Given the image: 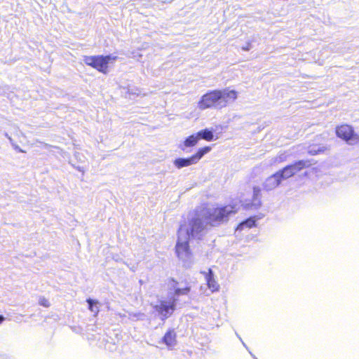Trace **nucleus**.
<instances>
[{"label":"nucleus","mask_w":359,"mask_h":359,"mask_svg":"<svg viewBox=\"0 0 359 359\" xmlns=\"http://www.w3.org/2000/svg\"><path fill=\"white\" fill-rule=\"evenodd\" d=\"M238 97V92L235 90L224 88L223 90H212L208 91L200 98L198 106L201 110L210 108L226 107L230 102H234Z\"/></svg>","instance_id":"nucleus-1"},{"label":"nucleus","mask_w":359,"mask_h":359,"mask_svg":"<svg viewBox=\"0 0 359 359\" xmlns=\"http://www.w3.org/2000/svg\"><path fill=\"white\" fill-rule=\"evenodd\" d=\"M312 165L309 160H299L292 164L287 165L268 177L265 182L264 187L267 190L273 189L278 187L283 180L288 179L304 168Z\"/></svg>","instance_id":"nucleus-2"},{"label":"nucleus","mask_w":359,"mask_h":359,"mask_svg":"<svg viewBox=\"0 0 359 359\" xmlns=\"http://www.w3.org/2000/svg\"><path fill=\"white\" fill-rule=\"evenodd\" d=\"M237 212L235 205H225L209 210L205 215L207 224L217 226L229 221V217Z\"/></svg>","instance_id":"nucleus-3"},{"label":"nucleus","mask_w":359,"mask_h":359,"mask_svg":"<svg viewBox=\"0 0 359 359\" xmlns=\"http://www.w3.org/2000/svg\"><path fill=\"white\" fill-rule=\"evenodd\" d=\"M117 60L116 56H113L111 55H91V56H84L83 61L85 64L88 66L91 67L92 68L96 69L99 72H101L104 74L108 73L109 71V63L110 61H115Z\"/></svg>","instance_id":"nucleus-4"},{"label":"nucleus","mask_w":359,"mask_h":359,"mask_svg":"<svg viewBox=\"0 0 359 359\" xmlns=\"http://www.w3.org/2000/svg\"><path fill=\"white\" fill-rule=\"evenodd\" d=\"M336 135L349 144L359 142V135L355 133L353 128L348 124L343 123L335 128Z\"/></svg>","instance_id":"nucleus-5"},{"label":"nucleus","mask_w":359,"mask_h":359,"mask_svg":"<svg viewBox=\"0 0 359 359\" xmlns=\"http://www.w3.org/2000/svg\"><path fill=\"white\" fill-rule=\"evenodd\" d=\"M177 299L175 297L159 301L154 309L163 320L170 317L176 309Z\"/></svg>","instance_id":"nucleus-6"},{"label":"nucleus","mask_w":359,"mask_h":359,"mask_svg":"<svg viewBox=\"0 0 359 359\" xmlns=\"http://www.w3.org/2000/svg\"><path fill=\"white\" fill-rule=\"evenodd\" d=\"M205 275L206 284L208 287L212 292H216L219 290V284L214 277V273L211 269H209L207 272H203Z\"/></svg>","instance_id":"nucleus-7"},{"label":"nucleus","mask_w":359,"mask_h":359,"mask_svg":"<svg viewBox=\"0 0 359 359\" xmlns=\"http://www.w3.org/2000/svg\"><path fill=\"white\" fill-rule=\"evenodd\" d=\"M162 341L168 349H173L177 344V334L173 329H169L162 338Z\"/></svg>","instance_id":"nucleus-8"},{"label":"nucleus","mask_w":359,"mask_h":359,"mask_svg":"<svg viewBox=\"0 0 359 359\" xmlns=\"http://www.w3.org/2000/svg\"><path fill=\"white\" fill-rule=\"evenodd\" d=\"M175 252L178 257L182 258L184 255H191L189 241H177L175 246Z\"/></svg>","instance_id":"nucleus-9"},{"label":"nucleus","mask_w":359,"mask_h":359,"mask_svg":"<svg viewBox=\"0 0 359 359\" xmlns=\"http://www.w3.org/2000/svg\"><path fill=\"white\" fill-rule=\"evenodd\" d=\"M169 281L174 288L175 296L187 295L191 291V287L188 284H187V285L182 288H179L176 287L178 285V282L176 280L171 278Z\"/></svg>","instance_id":"nucleus-10"},{"label":"nucleus","mask_w":359,"mask_h":359,"mask_svg":"<svg viewBox=\"0 0 359 359\" xmlns=\"http://www.w3.org/2000/svg\"><path fill=\"white\" fill-rule=\"evenodd\" d=\"M195 163H196V162L192 156L187 158H177L174 161V164L177 168L189 166Z\"/></svg>","instance_id":"nucleus-11"},{"label":"nucleus","mask_w":359,"mask_h":359,"mask_svg":"<svg viewBox=\"0 0 359 359\" xmlns=\"http://www.w3.org/2000/svg\"><path fill=\"white\" fill-rule=\"evenodd\" d=\"M256 226V219L255 217H250L246 219L245 221L239 223L236 226V230L242 231L245 228L251 229Z\"/></svg>","instance_id":"nucleus-12"},{"label":"nucleus","mask_w":359,"mask_h":359,"mask_svg":"<svg viewBox=\"0 0 359 359\" xmlns=\"http://www.w3.org/2000/svg\"><path fill=\"white\" fill-rule=\"evenodd\" d=\"M191 234L193 235L195 232L198 233L203 230L202 221L200 218H194L191 220Z\"/></svg>","instance_id":"nucleus-13"},{"label":"nucleus","mask_w":359,"mask_h":359,"mask_svg":"<svg viewBox=\"0 0 359 359\" xmlns=\"http://www.w3.org/2000/svg\"><path fill=\"white\" fill-rule=\"evenodd\" d=\"M200 140V137L196 134H194L191 135H189L188 137L185 139L184 141V144L187 147H191L195 146L198 140Z\"/></svg>","instance_id":"nucleus-14"},{"label":"nucleus","mask_w":359,"mask_h":359,"mask_svg":"<svg viewBox=\"0 0 359 359\" xmlns=\"http://www.w3.org/2000/svg\"><path fill=\"white\" fill-rule=\"evenodd\" d=\"M197 135L200 137V139H203L206 141H212L214 135L211 130L208 129L201 130L197 133Z\"/></svg>","instance_id":"nucleus-15"},{"label":"nucleus","mask_w":359,"mask_h":359,"mask_svg":"<svg viewBox=\"0 0 359 359\" xmlns=\"http://www.w3.org/2000/svg\"><path fill=\"white\" fill-rule=\"evenodd\" d=\"M211 150V147L206 146L200 148L196 153L192 155L196 162L197 163L205 154L208 153Z\"/></svg>","instance_id":"nucleus-16"},{"label":"nucleus","mask_w":359,"mask_h":359,"mask_svg":"<svg viewBox=\"0 0 359 359\" xmlns=\"http://www.w3.org/2000/svg\"><path fill=\"white\" fill-rule=\"evenodd\" d=\"M87 302L88 303V309L95 313H97L99 312V309L97 306V302H95L91 299H88Z\"/></svg>","instance_id":"nucleus-17"},{"label":"nucleus","mask_w":359,"mask_h":359,"mask_svg":"<svg viewBox=\"0 0 359 359\" xmlns=\"http://www.w3.org/2000/svg\"><path fill=\"white\" fill-rule=\"evenodd\" d=\"M39 304L43 306V307H46V308H48L50 306V304L48 301V299H46V297H39Z\"/></svg>","instance_id":"nucleus-18"},{"label":"nucleus","mask_w":359,"mask_h":359,"mask_svg":"<svg viewBox=\"0 0 359 359\" xmlns=\"http://www.w3.org/2000/svg\"><path fill=\"white\" fill-rule=\"evenodd\" d=\"M253 191H254L255 195L257 196L259 194L261 190H260L259 187H255L253 188Z\"/></svg>","instance_id":"nucleus-19"},{"label":"nucleus","mask_w":359,"mask_h":359,"mask_svg":"<svg viewBox=\"0 0 359 359\" xmlns=\"http://www.w3.org/2000/svg\"><path fill=\"white\" fill-rule=\"evenodd\" d=\"M4 320V318L2 316H0V323H1Z\"/></svg>","instance_id":"nucleus-20"}]
</instances>
